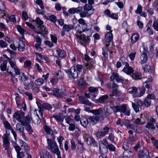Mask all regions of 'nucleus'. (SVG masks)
<instances>
[{
	"label": "nucleus",
	"mask_w": 158,
	"mask_h": 158,
	"mask_svg": "<svg viewBox=\"0 0 158 158\" xmlns=\"http://www.w3.org/2000/svg\"><path fill=\"white\" fill-rule=\"evenodd\" d=\"M55 139V136H53V138H52L51 139L48 138L47 139V148L50 152L56 154L57 155V158H60V152L56 142L54 140Z\"/></svg>",
	"instance_id": "nucleus-1"
},
{
	"label": "nucleus",
	"mask_w": 158,
	"mask_h": 158,
	"mask_svg": "<svg viewBox=\"0 0 158 158\" xmlns=\"http://www.w3.org/2000/svg\"><path fill=\"white\" fill-rule=\"evenodd\" d=\"M64 71L67 74V77L70 80L76 79L78 77V73L76 70L75 66H73L70 69H65Z\"/></svg>",
	"instance_id": "nucleus-2"
},
{
	"label": "nucleus",
	"mask_w": 158,
	"mask_h": 158,
	"mask_svg": "<svg viewBox=\"0 0 158 158\" xmlns=\"http://www.w3.org/2000/svg\"><path fill=\"white\" fill-rule=\"evenodd\" d=\"M24 115V113L22 111L19 110L15 112L13 114V121L15 122L16 120L20 122L23 125H25V123L22 120Z\"/></svg>",
	"instance_id": "nucleus-3"
},
{
	"label": "nucleus",
	"mask_w": 158,
	"mask_h": 158,
	"mask_svg": "<svg viewBox=\"0 0 158 158\" xmlns=\"http://www.w3.org/2000/svg\"><path fill=\"white\" fill-rule=\"evenodd\" d=\"M110 80L111 81H114V80L118 83H125L126 82L127 80L124 78L119 76L117 73H113L110 77Z\"/></svg>",
	"instance_id": "nucleus-4"
},
{
	"label": "nucleus",
	"mask_w": 158,
	"mask_h": 158,
	"mask_svg": "<svg viewBox=\"0 0 158 158\" xmlns=\"http://www.w3.org/2000/svg\"><path fill=\"white\" fill-rule=\"evenodd\" d=\"M76 37L78 39L79 42L82 45H83L84 43H88L90 40V35H88L86 37L85 35L84 34H81L80 35L76 34Z\"/></svg>",
	"instance_id": "nucleus-5"
},
{
	"label": "nucleus",
	"mask_w": 158,
	"mask_h": 158,
	"mask_svg": "<svg viewBox=\"0 0 158 158\" xmlns=\"http://www.w3.org/2000/svg\"><path fill=\"white\" fill-rule=\"evenodd\" d=\"M39 108H40V110H39V114L42 117H43V115L42 112V110H50L52 108L51 105L48 103H43Z\"/></svg>",
	"instance_id": "nucleus-6"
},
{
	"label": "nucleus",
	"mask_w": 158,
	"mask_h": 158,
	"mask_svg": "<svg viewBox=\"0 0 158 158\" xmlns=\"http://www.w3.org/2000/svg\"><path fill=\"white\" fill-rule=\"evenodd\" d=\"M16 46L19 51L23 52L25 48V43L21 40L17 39L16 42Z\"/></svg>",
	"instance_id": "nucleus-7"
},
{
	"label": "nucleus",
	"mask_w": 158,
	"mask_h": 158,
	"mask_svg": "<svg viewBox=\"0 0 158 158\" xmlns=\"http://www.w3.org/2000/svg\"><path fill=\"white\" fill-rule=\"evenodd\" d=\"M2 139L3 148L9 147L10 146L9 135L7 133L4 134Z\"/></svg>",
	"instance_id": "nucleus-8"
},
{
	"label": "nucleus",
	"mask_w": 158,
	"mask_h": 158,
	"mask_svg": "<svg viewBox=\"0 0 158 158\" xmlns=\"http://www.w3.org/2000/svg\"><path fill=\"white\" fill-rule=\"evenodd\" d=\"M127 105L123 104L122 106H119V112L122 113L125 115L129 116L130 115V110H128L127 108Z\"/></svg>",
	"instance_id": "nucleus-9"
},
{
	"label": "nucleus",
	"mask_w": 158,
	"mask_h": 158,
	"mask_svg": "<svg viewBox=\"0 0 158 158\" xmlns=\"http://www.w3.org/2000/svg\"><path fill=\"white\" fill-rule=\"evenodd\" d=\"M138 155L139 158H149L150 157L148 151L146 149H144L143 151L139 150Z\"/></svg>",
	"instance_id": "nucleus-10"
},
{
	"label": "nucleus",
	"mask_w": 158,
	"mask_h": 158,
	"mask_svg": "<svg viewBox=\"0 0 158 158\" xmlns=\"http://www.w3.org/2000/svg\"><path fill=\"white\" fill-rule=\"evenodd\" d=\"M83 9L82 6H78L77 8H72L68 10L69 12L71 14H73L75 13L80 14Z\"/></svg>",
	"instance_id": "nucleus-11"
},
{
	"label": "nucleus",
	"mask_w": 158,
	"mask_h": 158,
	"mask_svg": "<svg viewBox=\"0 0 158 158\" xmlns=\"http://www.w3.org/2000/svg\"><path fill=\"white\" fill-rule=\"evenodd\" d=\"M19 143L21 147L23 148L25 152L26 153H29L30 148L28 144L21 139L19 140Z\"/></svg>",
	"instance_id": "nucleus-12"
},
{
	"label": "nucleus",
	"mask_w": 158,
	"mask_h": 158,
	"mask_svg": "<svg viewBox=\"0 0 158 158\" xmlns=\"http://www.w3.org/2000/svg\"><path fill=\"white\" fill-rule=\"evenodd\" d=\"M58 123L63 122L64 117L63 115L62 114L59 113L58 114H54L52 117Z\"/></svg>",
	"instance_id": "nucleus-13"
},
{
	"label": "nucleus",
	"mask_w": 158,
	"mask_h": 158,
	"mask_svg": "<svg viewBox=\"0 0 158 158\" xmlns=\"http://www.w3.org/2000/svg\"><path fill=\"white\" fill-rule=\"evenodd\" d=\"M79 99L80 103L88 106H92V103L84 96H80Z\"/></svg>",
	"instance_id": "nucleus-14"
},
{
	"label": "nucleus",
	"mask_w": 158,
	"mask_h": 158,
	"mask_svg": "<svg viewBox=\"0 0 158 158\" xmlns=\"http://www.w3.org/2000/svg\"><path fill=\"white\" fill-rule=\"evenodd\" d=\"M89 91L90 94L93 98H95L97 96L98 93V90L97 88L91 87L89 88Z\"/></svg>",
	"instance_id": "nucleus-15"
},
{
	"label": "nucleus",
	"mask_w": 158,
	"mask_h": 158,
	"mask_svg": "<svg viewBox=\"0 0 158 158\" xmlns=\"http://www.w3.org/2000/svg\"><path fill=\"white\" fill-rule=\"evenodd\" d=\"M86 142L88 145L94 147L98 146L95 139L92 137H89V138H87V140H86Z\"/></svg>",
	"instance_id": "nucleus-16"
},
{
	"label": "nucleus",
	"mask_w": 158,
	"mask_h": 158,
	"mask_svg": "<svg viewBox=\"0 0 158 158\" xmlns=\"http://www.w3.org/2000/svg\"><path fill=\"white\" fill-rule=\"evenodd\" d=\"M75 31H76L77 33H78L79 34H81L83 32H85V31H89V30L88 28H85L82 27V28L80 25L77 24V25L75 27Z\"/></svg>",
	"instance_id": "nucleus-17"
},
{
	"label": "nucleus",
	"mask_w": 158,
	"mask_h": 158,
	"mask_svg": "<svg viewBox=\"0 0 158 158\" xmlns=\"http://www.w3.org/2000/svg\"><path fill=\"white\" fill-rule=\"evenodd\" d=\"M122 71L127 74L130 75L133 73L134 70L130 66L129 64H128L127 66H125Z\"/></svg>",
	"instance_id": "nucleus-18"
},
{
	"label": "nucleus",
	"mask_w": 158,
	"mask_h": 158,
	"mask_svg": "<svg viewBox=\"0 0 158 158\" xmlns=\"http://www.w3.org/2000/svg\"><path fill=\"white\" fill-rule=\"evenodd\" d=\"M89 123L94 125L99 121V117L97 116H90L88 118Z\"/></svg>",
	"instance_id": "nucleus-19"
},
{
	"label": "nucleus",
	"mask_w": 158,
	"mask_h": 158,
	"mask_svg": "<svg viewBox=\"0 0 158 158\" xmlns=\"http://www.w3.org/2000/svg\"><path fill=\"white\" fill-rule=\"evenodd\" d=\"M56 52L58 56L60 58H63L65 57L66 56V53L65 51L62 49H61L59 48H57L56 49Z\"/></svg>",
	"instance_id": "nucleus-20"
},
{
	"label": "nucleus",
	"mask_w": 158,
	"mask_h": 158,
	"mask_svg": "<svg viewBox=\"0 0 158 158\" xmlns=\"http://www.w3.org/2000/svg\"><path fill=\"white\" fill-rule=\"evenodd\" d=\"M112 31H110L107 32L105 35V40L107 43L110 42L113 39V36L112 33Z\"/></svg>",
	"instance_id": "nucleus-21"
},
{
	"label": "nucleus",
	"mask_w": 158,
	"mask_h": 158,
	"mask_svg": "<svg viewBox=\"0 0 158 158\" xmlns=\"http://www.w3.org/2000/svg\"><path fill=\"white\" fill-rule=\"evenodd\" d=\"M83 9L89 12L92 13V15L94 13V10L93 9V6L91 5L86 4L83 7Z\"/></svg>",
	"instance_id": "nucleus-22"
},
{
	"label": "nucleus",
	"mask_w": 158,
	"mask_h": 158,
	"mask_svg": "<svg viewBox=\"0 0 158 158\" xmlns=\"http://www.w3.org/2000/svg\"><path fill=\"white\" fill-rule=\"evenodd\" d=\"M83 9H82L81 12L80 14V16L81 18H84L85 17L88 18L91 15L92 13L89 12L88 11H86L85 10H83Z\"/></svg>",
	"instance_id": "nucleus-23"
},
{
	"label": "nucleus",
	"mask_w": 158,
	"mask_h": 158,
	"mask_svg": "<svg viewBox=\"0 0 158 158\" xmlns=\"http://www.w3.org/2000/svg\"><path fill=\"white\" fill-rule=\"evenodd\" d=\"M90 112L95 115H102L103 112L102 109L100 108L96 110H90Z\"/></svg>",
	"instance_id": "nucleus-24"
},
{
	"label": "nucleus",
	"mask_w": 158,
	"mask_h": 158,
	"mask_svg": "<svg viewBox=\"0 0 158 158\" xmlns=\"http://www.w3.org/2000/svg\"><path fill=\"white\" fill-rule=\"evenodd\" d=\"M123 155L124 158H132L133 154L131 151L127 150L124 152Z\"/></svg>",
	"instance_id": "nucleus-25"
},
{
	"label": "nucleus",
	"mask_w": 158,
	"mask_h": 158,
	"mask_svg": "<svg viewBox=\"0 0 158 158\" xmlns=\"http://www.w3.org/2000/svg\"><path fill=\"white\" fill-rule=\"evenodd\" d=\"M108 96L106 95H104L100 97L98 99V102L99 103L102 104H106L107 103V99Z\"/></svg>",
	"instance_id": "nucleus-26"
},
{
	"label": "nucleus",
	"mask_w": 158,
	"mask_h": 158,
	"mask_svg": "<svg viewBox=\"0 0 158 158\" xmlns=\"http://www.w3.org/2000/svg\"><path fill=\"white\" fill-rule=\"evenodd\" d=\"M18 78L19 80L22 82H25V81L29 79L28 77L25 75L23 73H21L19 75Z\"/></svg>",
	"instance_id": "nucleus-27"
},
{
	"label": "nucleus",
	"mask_w": 158,
	"mask_h": 158,
	"mask_svg": "<svg viewBox=\"0 0 158 158\" xmlns=\"http://www.w3.org/2000/svg\"><path fill=\"white\" fill-rule=\"evenodd\" d=\"M25 23L26 24L27 26L28 27H29L30 28L34 29V31H35V32L37 33L38 34H41V35L43 36H44V35L41 33L39 31H37V30L35 28L34 26L33 25L32 23L28 22H26Z\"/></svg>",
	"instance_id": "nucleus-28"
},
{
	"label": "nucleus",
	"mask_w": 158,
	"mask_h": 158,
	"mask_svg": "<svg viewBox=\"0 0 158 158\" xmlns=\"http://www.w3.org/2000/svg\"><path fill=\"white\" fill-rule=\"evenodd\" d=\"M74 28V26L72 24H64L63 27V30L66 32H69Z\"/></svg>",
	"instance_id": "nucleus-29"
},
{
	"label": "nucleus",
	"mask_w": 158,
	"mask_h": 158,
	"mask_svg": "<svg viewBox=\"0 0 158 158\" xmlns=\"http://www.w3.org/2000/svg\"><path fill=\"white\" fill-rule=\"evenodd\" d=\"M132 120L133 123L136 125H142L145 124L144 121H141L140 118H133Z\"/></svg>",
	"instance_id": "nucleus-30"
},
{
	"label": "nucleus",
	"mask_w": 158,
	"mask_h": 158,
	"mask_svg": "<svg viewBox=\"0 0 158 158\" xmlns=\"http://www.w3.org/2000/svg\"><path fill=\"white\" fill-rule=\"evenodd\" d=\"M49 152L45 149L41 150L40 152V158H47Z\"/></svg>",
	"instance_id": "nucleus-31"
},
{
	"label": "nucleus",
	"mask_w": 158,
	"mask_h": 158,
	"mask_svg": "<svg viewBox=\"0 0 158 158\" xmlns=\"http://www.w3.org/2000/svg\"><path fill=\"white\" fill-rule=\"evenodd\" d=\"M23 85L24 86V89H31L34 85V83L32 81H31L27 84L26 82H23Z\"/></svg>",
	"instance_id": "nucleus-32"
},
{
	"label": "nucleus",
	"mask_w": 158,
	"mask_h": 158,
	"mask_svg": "<svg viewBox=\"0 0 158 158\" xmlns=\"http://www.w3.org/2000/svg\"><path fill=\"white\" fill-rule=\"evenodd\" d=\"M142 74L139 72H135L133 73L132 75V77L134 79H140L142 77Z\"/></svg>",
	"instance_id": "nucleus-33"
},
{
	"label": "nucleus",
	"mask_w": 158,
	"mask_h": 158,
	"mask_svg": "<svg viewBox=\"0 0 158 158\" xmlns=\"http://www.w3.org/2000/svg\"><path fill=\"white\" fill-rule=\"evenodd\" d=\"M145 91V88L143 87H141L140 90V94L133 95V98L140 97L142 96L144 93Z\"/></svg>",
	"instance_id": "nucleus-34"
},
{
	"label": "nucleus",
	"mask_w": 158,
	"mask_h": 158,
	"mask_svg": "<svg viewBox=\"0 0 158 158\" xmlns=\"http://www.w3.org/2000/svg\"><path fill=\"white\" fill-rule=\"evenodd\" d=\"M44 129L47 134H49L52 137V138H53V136H54V135H53V131L49 127L47 126H45L44 127Z\"/></svg>",
	"instance_id": "nucleus-35"
},
{
	"label": "nucleus",
	"mask_w": 158,
	"mask_h": 158,
	"mask_svg": "<svg viewBox=\"0 0 158 158\" xmlns=\"http://www.w3.org/2000/svg\"><path fill=\"white\" fill-rule=\"evenodd\" d=\"M81 124L84 127H86L88 126V123H89L88 118H84L80 120Z\"/></svg>",
	"instance_id": "nucleus-36"
},
{
	"label": "nucleus",
	"mask_w": 158,
	"mask_h": 158,
	"mask_svg": "<svg viewBox=\"0 0 158 158\" xmlns=\"http://www.w3.org/2000/svg\"><path fill=\"white\" fill-rule=\"evenodd\" d=\"M139 36L138 34L135 33L132 35L131 37V41L132 43L136 42L139 39Z\"/></svg>",
	"instance_id": "nucleus-37"
},
{
	"label": "nucleus",
	"mask_w": 158,
	"mask_h": 158,
	"mask_svg": "<svg viewBox=\"0 0 158 158\" xmlns=\"http://www.w3.org/2000/svg\"><path fill=\"white\" fill-rule=\"evenodd\" d=\"M25 126H26L25 129L28 132V134L30 135L32 134L33 132V130L31 125L30 124H28L27 125Z\"/></svg>",
	"instance_id": "nucleus-38"
},
{
	"label": "nucleus",
	"mask_w": 158,
	"mask_h": 158,
	"mask_svg": "<svg viewBox=\"0 0 158 158\" xmlns=\"http://www.w3.org/2000/svg\"><path fill=\"white\" fill-rule=\"evenodd\" d=\"M141 60L140 63L141 64H143L146 62L147 60V55L145 53H143L141 55Z\"/></svg>",
	"instance_id": "nucleus-39"
},
{
	"label": "nucleus",
	"mask_w": 158,
	"mask_h": 158,
	"mask_svg": "<svg viewBox=\"0 0 158 158\" xmlns=\"http://www.w3.org/2000/svg\"><path fill=\"white\" fill-rule=\"evenodd\" d=\"M105 135H106L102 131H98L95 135L98 139H102Z\"/></svg>",
	"instance_id": "nucleus-40"
},
{
	"label": "nucleus",
	"mask_w": 158,
	"mask_h": 158,
	"mask_svg": "<svg viewBox=\"0 0 158 158\" xmlns=\"http://www.w3.org/2000/svg\"><path fill=\"white\" fill-rule=\"evenodd\" d=\"M38 29L41 32L45 34H47L48 33L47 28L43 25L41 26H38Z\"/></svg>",
	"instance_id": "nucleus-41"
},
{
	"label": "nucleus",
	"mask_w": 158,
	"mask_h": 158,
	"mask_svg": "<svg viewBox=\"0 0 158 158\" xmlns=\"http://www.w3.org/2000/svg\"><path fill=\"white\" fill-rule=\"evenodd\" d=\"M138 91L137 88L135 87H132L128 89V92L131 94H137V93Z\"/></svg>",
	"instance_id": "nucleus-42"
},
{
	"label": "nucleus",
	"mask_w": 158,
	"mask_h": 158,
	"mask_svg": "<svg viewBox=\"0 0 158 158\" xmlns=\"http://www.w3.org/2000/svg\"><path fill=\"white\" fill-rule=\"evenodd\" d=\"M12 143L17 153L20 152L21 149V147L15 142L13 141Z\"/></svg>",
	"instance_id": "nucleus-43"
},
{
	"label": "nucleus",
	"mask_w": 158,
	"mask_h": 158,
	"mask_svg": "<svg viewBox=\"0 0 158 158\" xmlns=\"http://www.w3.org/2000/svg\"><path fill=\"white\" fill-rule=\"evenodd\" d=\"M79 23L82 25V27H85V28H87L88 26L85 20L82 18L79 19L78 20Z\"/></svg>",
	"instance_id": "nucleus-44"
},
{
	"label": "nucleus",
	"mask_w": 158,
	"mask_h": 158,
	"mask_svg": "<svg viewBox=\"0 0 158 158\" xmlns=\"http://www.w3.org/2000/svg\"><path fill=\"white\" fill-rule=\"evenodd\" d=\"M23 125L21 123H18L16 125V130L19 132L20 131H24V128Z\"/></svg>",
	"instance_id": "nucleus-45"
},
{
	"label": "nucleus",
	"mask_w": 158,
	"mask_h": 158,
	"mask_svg": "<svg viewBox=\"0 0 158 158\" xmlns=\"http://www.w3.org/2000/svg\"><path fill=\"white\" fill-rule=\"evenodd\" d=\"M131 103L132 107L134 111L136 113L139 112V107L135 103L131 102Z\"/></svg>",
	"instance_id": "nucleus-46"
},
{
	"label": "nucleus",
	"mask_w": 158,
	"mask_h": 158,
	"mask_svg": "<svg viewBox=\"0 0 158 158\" xmlns=\"http://www.w3.org/2000/svg\"><path fill=\"white\" fill-rule=\"evenodd\" d=\"M110 108L113 110L114 114H116L117 112H119V105L115 106H110Z\"/></svg>",
	"instance_id": "nucleus-47"
},
{
	"label": "nucleus",
	"mask_w": 158,
	"mask_h": 158,
	"mask_svg": "<svg viewBox=\"0 0 158 158\" xmlns=\"http://www.w3.org/2000/svg\"><path fill=\"white\" fill-rule=\"evenodd\" d=\"M8 61L9 62V64H10L11 67L13 69H14L15 68L17 67L16 65V63L14 61L12 60H11L10 58H8Z\"/></svg>",
	"instance_id": "nucleus-48"
},
{
	"label": "nucleus",
	"mask_w": 158,
	"mask_h": 158,
	"mask_svg": "<svg viewBox=\"0 0 158 158\" xmlns=\"http://www.w3.org/2000/svg\"><path fill=\"white\" fill-rule=\"evenodd\" d=\"M52 92L49 93L48 94L55 96L56 97L57 95H58V92L60 91L59 89L57 88H54L52 89Z\"/></svg>",
	"instance_id": "nucleus-49"
},
{
	"label": "nucleus",
	"mask_w": 158,
	"mask_h": 158,
	"mask_svg": "<svg viewBox=\"0 0 158 158\" xmlns=\"http://www.w3.org/2000/svg\"><path fill=\"white\" fill-rule=\"evenodd\" d=\"M5 128L8 130H11L12 128L11 127L10 124L7 121H5L3 122Z\"/></svg>",
	"instance_id": "nucleus-50"
},
{
	"label": "nucleus",
	"mask_w": 158,
	"mask_h": 158,
	"mask_svg": "<svg viewBox=\"0 0 158 158\" xmlns=\"http://www.w3.org/2000/svg\"><path fill=\"white\" fill-rule=\"evenodd\" d=\"M152 25L154 29L156 31H158V19L154 20Z\"/></svg>",
	"instance_id": "nucleus-51"
},
{
	"label": "nucleus",
	"mask_w": 158,
	"mask_h": 158,
	"mask_svg": "<svg viewBox=\"0 0 158 158\" xmlns=\"http://www.w3.org/2000/svg\"><path fill=\"white\" fill-rule=\"evenodd\" d=\"M48 19L49 20L54 23L56 22L57 21L56 16L55 15H52L48 16Z\"/></svg>",
	"instance_id": "nucleus-52"
},
{
	"label": "nucleus",
	"mask_w": 158,
	"mask_h": 158,
	"mask_svg": "<svg viewBox=\"0 0 158 158\" xmlns=\"http://www.w3.org/2000/svg\"><path fill=\"white\" fill-rule=\"evenodd\" d=\"M30 117L29 114H28L25 118L24 119V121H23L25 123V125H23L24 126H26L28 124H29V123L31 122Z\"/></svg>",
	"instance_id": "nucleus-53"
},
{
	"label": "nucleus",
	"mask_w": 158,
	"mask_h": 158,
	"mask_svg": "<svg viewBox=\"0 0 158 158\" xmlns=\"http://www.w3.org/2000/svg\"><path fill=\"white\" fill-rule=\"evenodd\" d=\"M44 83L43 80L41 78L38 79L35 81V84L36 85H40Z\"/></svg>",
	"instance_id": "nucleus-54"
},
{
	"label": "nucleus",
	"mask_w": 158,
	"mask_h": 158,
	"mask_svg": "<svg viewBox=\"0 0 158 158\" xmlns=\"http://www.w3.org/2000/svg\"><path fill=\"white\" fill-rule=\"evenodd\" d=\"M146 127L148 129H155V125L153 123H151L150 122H148L147 123Z\"/></svg>",
	"instance_id": "nucleus-55"
},
{
	"label": "nucleus",
	"mask_w": 158,
	"mask_h": 158,
	"mask_svg": "<svg viewBox=\"0 0 158 158\" xmlns=\"http://www.w3.org/2000/svg\"><path fill=\"white\" fill-rule=\"evenodd\" d=\"M115 136L112 133L110 134L108 137L107 139L110 140L112 143H114Z\"/></svg>",
	"instance_id": "nucleus-56"
},
{
	"label": "nucleus",
	"mask_w": 158,
	"mask_h": 158,
	"mask_svg": "<svg viewBox=\"0 0 158 158\" xmlns=\"http://www.w3.org/2000/svg\"><path fill=\"white\" fill-rule=\"evenodd\" d=\"M31 62L30 60H27L24 63V67L25 68H29L31 66Z\"/></svg>",
	"instance_id": "nucleus-57"
},
{
	"label": "nucleus",
	"mask_w": 158,
	"mask_h": 158,
	"mask_svg": "<svg viewBox=\"0 0 158 158\" xmlns=\"http://www.w3.org/2000/svg\"><path fill=\"white\" fill-rule=\"evenodd\" d=\"M36 3L39 6L41 9L43 10L44 9L43 3L41 0H36Z\"/></svg>",
	"instance_id": "nucleus-58"
},
{
	"label": "nucleus",
	"mask_w": 158,
	"mask_h": 158,
	"mask_svg": "<svg viewBox=\"0 0 158 158\" xmlns=\"http://www.w3.org/2000/svg\"><path fill=\"white\" fill-rule=\"evenodd\" d=\"M106 148L110 151L114 152L116 150L115 148L112 144H108V145L106 146Z\"/></svg>",
	"instance_id": "nucleus-59"
},
{
	"label": "nucleus",
	"mask_w": 158,
	"mask_h": 158,
	"mask_svg": "<svg viewBox=\"0 0 158 158\" xmlns=\"http://www.w3.org/2000/svg\"><path fill=\"white\" fill-rule=\"evenodd\" d=\"M34 21L38 25V26H41V25H43L44 24L43 21L39 17L36 18L35 20H34Z\"/></svg>",
	"instance_id": "nucleus-60"
},
{
	"label": "nucleus",
	"mask_w": 158,
	"mask_h": 158,
	"mask_svg": "<svg viewBox=\"0 0 158 158\" xmlns=\"http://www.w3.org/2000/svg\"><path fill=\"white\" fill-rule=\"evenodd\" d=\"M151 140L153 146H155L156 148H158V140L153 138H151Z\"/></svg>",
	"instance_id": "nucleus-61"
},
{
	"label": "nucleus",
	"mask_w": 158,
	"mask_h": 158,
	"mask_svg": "<svg viewBox=\"0 0 158 158\" xmlns=\"http://www.w3.org/2000/svg\"><path fill=\"white\" fill-rule=\"evenodd\" d=\"M8 44L2 40H0V47L2 48H6L7 47Z\"/></svg>",
	"instance_id": "nucleus-62"
},
{
	"label": "nucleus",
	"mask_w": 158,
	"mask_h": 158,
	"mask_svg": "<svg viewBox=\"0 0 158 158\" xmlns=\"http://www.w3.org/2000/svg\"><path fill=\"white\" fill-rule=\"evenodd\" d=\"M119 61L121 62V63L125 65V66H127L128 64L127 62L126 61L125 58L124 57H121Z\"/></svg>",
	"instance_id": "nucleus-63"
},
{
	"label": "nucleus",
	"mask_w": 158,
	"mask_h": 158,
	"mask_svg": "<svg viewBox=\"0 0 158 158\" xmlns=\"http://www.w3.org/2000/svg\"><path fill=\"white\" fill-rule=\"evenodd\" d=\"M151 103V101L149 99L146 98L144 101L143 104L146 107H149Z\"/></svg>",
	"instance_id": "nucleus-64"
}]
</instances>
